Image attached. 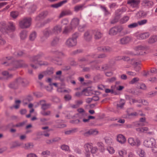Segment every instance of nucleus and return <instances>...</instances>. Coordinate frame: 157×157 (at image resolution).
Returning a JSON list of instances; mask_svg holds the SVG:
<instances>
[{"mask_svg":"<svg viewBox=\"0 0 157 157\" xmlns=\"http://www.w3.org/2000/svg\"><path fill=\"white\" fill-rule=\"evenodd\" d=\"M12 57L11 56L6 57L3 58L1 59V63L2 64H6V66H12L13 67V68H10L8 69V70L10 71H14L16 70L17 68L20 67V65H16L15 67L14 66L15 63H10L8 61V60H10L12 59ZM16 63H15V64Z\"/></svg>","mask_w":157,"mask_h":157,"instance_id":"nucleus-1","label":"nucleus"},{"mask_svg":"<svg viewBox=\"0 0 157 157\" xmlns=\"http://www.w3.org/2000/svg\"><path fill=\"white\" fill-rule=\"evenodd\" d=\"M16 29L15 23L12 22H9L7 24L6 29L5 28H0V30L3 34H8V32H13Z\"/></svg>","mask_w":157,"mask_h":157,"instance_id":"nucleus-2","label":"nucleus"},{"mask_svg":"<svg viewBox=\"0 0 157 157\" xmlns=\"http://www.w3.org/2000/svg\"><path fill=\"white\" fill-rule=\"evenodd\" d=\"M27 81L25 79L19 78L16 80L11 83L9 86L10 88L13 89H17L20 84H21L23 86L25 85V83Z\"/></svg>","mask_w":157,"mask_h":157,"instance_id":"nucleus-3","label":"nucleus"},{"mask_svg":"<svg viewBox=\"0 0 157 157\" xmlns=\"http://www.w3.org/2000/svg\"><path fill=\"white\" fill-rule=\"evenodd\" d=\"M44 54L40 52L36 56L33 57L31 59L32 62L35 63L36 64H38L40 66L41 65H47L48 64V63L46 61H38V59H40L41 57L43 56Z\"/></svg>","mask_w":157,"mask_h":157,"instance_id":"nucleus-4","label":"nucleus"},{"mask_svg":"<svg viewBox=\"0 0 157 157\" xmlns=\"http://www.w3.org/2000/svg\"><path fill=\"white\" fill-rule=\"evenodd\" d=\"M32 19L30 17L25 18L19 22V26L22 29L29 28L31 24Z\"/></svg>","mask_w":157,"mask_h":157,"instance_id":"nucleus-5","label":"nucleus"},{"mask_svg":"<svg viewBox=\"0 0 157 157\" xmlns=\"http://www.w3.org/2000/svg\"><path fill=\"white\" fill-rule=\"evenodd\" d=\"M156 144V141L153 138H148L146 139L144 142V145L147 147H155Z\"/></svg>","mask_w":157,"mask_h":157,"instance_id":"nucleus-6","label":"nucleus"},{"mask_svg":"<svg viewBox=\"0 0 157 157\" xmlns=\"http://www.w3.org/2000/svg\"><path fill=\"white\" fill-rule=\"evenodd\" d=\"M149 49V46L147 45H139L136 46L135 48V50L136 51V53L135 54H133L132 52H131L130 54L132 55H141L143 54L142 52H138L140 50H145L148 49Z\"/></svg>","mask_w":157,"mask_h":157,"instance_id":"nucleus-7","label":"nucleus"},{"mask_svg":"<svg viewBox=\"0 0 157 157\" xmlns=\"http://www.w3.org/2000/svg\"><path fill=\"white\" fill-rule=\"evenodd\" d=\"M123 29V28L121 26H115L110 29L109 34L111 36L115 35L118 33L121 32Z\"/></svg>","mask_w":157,"mask_h":157,"instance_id":"nucleus-8","label":"nucleus"},{"mask_svg":"<svg viewBox=\"0 0 157 157\" xmlns=\"http://www.w3.org/2000/svg\"><path fill=\"white\" fill-rule=\"evenodd\" d=\"M140 2V0H128L127 4L129 5L131 7L135 8L138 7Z\"/></svg>","mask_w":157,"mask_h":157,"instance_id":"nucleus-9","label":"nucleus"},{"mask_svg":"<svg viewBox=\"0 0 157 157\" xmlns=\"http://www.w3.org/2000/svg\"><path fill=\"white\" fill-rule=\"evenodd\" d=\"M43 36L41 38L42 41H44L50 35L53 34L51 29L49 28H46L43 31Z\"/></svg>","mask_w":157,"mask_h":157,"instance_id":"nucleus-10","label":"nucleus"},{"mask_svg":"<svg viewBox=\"0 0 157 157\" xmlns=\"http://www.w3.org/2000/svg\"><path fill=\"white\" fill-rule=\"evenodd\" d=\"M77 43V40H75L70 37L65 42V44L68 48H71L75 46Z\"/></svg>","mask_w":157,"mask_h":157,"instance_id":"nucleus-11","label":"nucleus"},{"mask_svg":"<svg viewBox=\"0 0 157 157\" xmlns=\"http://www.w3.org/2000/svg\"><path fill=\"white\" fill-rule=\"evenodd\" d=\"M92 143H86L84 146V148L85 154L86 157H90V152L89 150V148L91 149L92 147Z\"/></svg>","mask_w":157,"mask_h":157,"instance_id":"nucleus-12","label":"nucleus"},{"mask_svg":"<svg viewBox=\"0 0 157 157\" xmlns=\"http://www.w3.org/2000/svg\"><path fill=\"white\" fill-rule=\"evenodd\" d=\"M93 32L91 30H87L84 33L83 38L87 41H90L92 38Z\"/></svg>","mask_w":157,"mask_h":157,"instance_id":"nucleus-13","label":"nucleus"},{"mask_svg":"<svg viewBox=\"0 0 157 157\" xmlns=\"http://www.w3.org/2000/svg\"><path fill=\"white\" fill-rule=\"evenodd\" d=\"M128 143L132 146H139L140 143V140L136 139L135 141L133 138H130L128 139Z\"/></svg>","mask_w":157,"mask_h":157,"instance_id":"nucleus-14","label":"nucleus"},{"mask_svg":"<svg viewBox=\"0 0 157 157\" xmlns=\"http://www.w3.org/2000/svg\"><path fill=\"white\" fill-rule=\"evenodd\" d=\"M78 117L81 122L83 121L84 123L87 122V114L85 112L82 113H78Z\"/></svg>","mask_w":157,"mask_h":157,"instance_id":"nucleus-15","label":"nucleus"},{"mask_svg":"<svg viewBox=\"0 0 157 157\" xmlns=\"http://www.w3.org/2000/svg\"><path fill=\"white\" fill-rule=\"evenodd\" d=\"M62 26L59 25H55L51 30L52 34H59L62 31Z\"/></svg>","mask_w":157,"mask_h":157,"instance_id":"nucleus-16","label":"nucleus"},{"mask_svg":"<svg viewBox=\"0 0 157 157\" xmlns=\"http://www.w3.org/2000/svg\"><path fill=\"white\" fill-rule=\"evenodd\" d=\"M98 131L95 129H92L84 133V135L88 136L90 135H96L98 133Z\"/></svg>","mask_w":157,"mask_h":157,"instance_id":"nucleus-17","label":"nucleus"},{"mask_svg":"<svg viewBox=\"0 0 157 157\" xmlns=\"http://www.w3.org/2000/svg\"><path fill=\"white\" fill-rule=\"evenodd\" d=\"M48 14V12L45 11L41 12L35 18V20L39 21L45 18Z\"/></svg>","mask_w":157,"mask_h":157,"instance_id":"nucleus-18","label":"nucleus"},{"mask_svg":"<svg viewBox=\"0 0 157 157\" xmlns=\"http://www.w3.org/2000/svg\"><path fill=\"white\" fill-rule=\"evenodd\" d=\"M126 11V8L125 7H123L121 9L117 10L115 11V13L118 19L120 18L121 15Z\"/></svg>","mask_w":157,"mask_h":157,"instance_id":"nucleus-19","label":"nucleus"},{"mask_svg":"<svg viewBox=\"0 0 157 157\" xmlns=\"http://www.w3.org/2000/svg\"><path fill=\"white\" fill-rule=\"evenodd\" d=\"M130 37L129 36H124L120 39V44H127L130 41Z\"/></svg>","mask_w":157,"mask_h":157,"instance_id":"nucleus-20","label":"nucleus"},{"mask_svg":"<svg viewBox=\"0 0 157 157\" xmlns=\"http://www.w3.org/2000/svg\"><path fill=\"white\" fill-rule=\"evenodd\" d=\"M79 20L77 18H74L71 23V26L74 29L78 25L79 23Z\"/></svg>","mask_w":157,"mask_h":157,"instance_id":"nucleus-21","label":"nucleus"},{"mask_svg":"<svg viewBox=\"0 0 157 157\" xmlns=\"http://www.w3.org/2000/svg\"><path fill=\"white\" fill-rule=\"evenodd\" d=\"M150 35L149 33H144L140 34L137 36V38L140 40H144L149 37Z\"/></svg>","mask_w":157,"mask_h":157,"instance_id":"nucleus-22","label":"nucleus"},{"mask_svg":"<svg viewBox=\"0 0 157 157\" xmlns=\"http://www.w3.org/2000/svg\"><path fill=\"white\" fill-rule=\"evenodd\" d=\"M147 124V122L145 121V117H142L140 119V121L136 123V126H142L146 125Z\"/></svg>","mask_w":157,"mask_h":157,"instance_id":"nucleus-23","label":"nucleus"},{"mask_svg":"<svg viewBox=\"0 0 157 157\" xmlns=\"http://www.w3.org/2000/svg\"><path fill=\"white\" fill-rule=\"evenodd\" d=\"M40 102L41 106V108L44 110L49 108L51 105V104L50 103H46L44 100L41 101Z\"/></svg>","mask_w":157,"mask_h":157,"instance_id":"nucleus-24","label":"nucleus"},{"mask_svg":"<svg viewBox=\"0 0 157 157\" xmlns=\"http://www.w3.org/2000/svg\"><path fill=\"white\" fill-rule=\"evenodd\" d=\"M142 4L144 6L150 7L153 5V2L148 0H144L142 1Z\"/></svg>","mask_w":157,"mask_h":157,"instance_id":"nucleus-25","label":"nucleus"},{"mask_svg":"<svg viewBox=\"0 0 157 157\" xmlns=\"http://www.w3.org/2000/svg\"><path fill=\"white\" fill-rule=\"evenodd\" d=\"M72 13L70 10H66L61 12L59 16V17L61 18L65 16L72 15Z\"/></svg>","mask_w":157,"mask_h":157,"instance_id":"nucleus-26","label":"nucleus"},{"mask_svg":"<svg viewBox=\"0 0 157 157\" xmlns=\"http://www.w3.org/2000/svg\"><path fill=\"white\" fill-rule=\"evenodd\" d=\"M98 50L104 52H109L112 51V49L108 46L101 47L98 48Z\"/></svg>","mask_w":157,"mask_h":157,"instance_id":"nucleus-27","label":"nucleus"},{"mask_svg":"<svg viewBox=\"0 0 157 157\" xmlns=\"http://www.w3.org/2000/svg\"><path fill=\"white\" fill-rule=\"evenodd\" d=\"M117 141L121 144H124L125 142L126 139L125 137L122 135H118L117 137Z\"/></svg>","mask_w":157,"mask_h":157,"instance_id":"nucleus-28","label":"nucleus"},{"mask_svg":"<svg viewBox=\"0 0 157 157\" xmlns=\"http://www.w3.org/2000/svg\"><path fill=\"white\" fill-rule=\"evenodd\" d=\"M157 41V36L153 35L151 36L148 40V43L150 44L154 43Z\"/></svg>","mask_w":157,"mask_h":157,"instance_id":"nucleus-29","label":"nucleus"},{"mask_svg":"<svg viewBox=\"0 0 157 157\" xmlns=\"http://www.w3.org/2000/svg\"><path fill=\"white\" fill-rule=\"evenodd\" d=\"M73 29H74L71 25L66 26L63 29V33L65 34H67L71 32Z\"/></svg>","mask_w":157,"mask_h":157,"instance_id":"nucleus-30","label":"nucleus"},{"mask_svg":"<svg viewBox=\"0 0 157 157\" xmlns=\"http://www.w3.org/2000/svg\"><path fill=\"white\" fill-rule=\"evenodd\" d=\"M95 39L98 40L100 39L102 36V34L98 30H95L94 32Z\"/></svg>","mask_w":157,"mask_h":157,"instance_id":"nucleus-31","label":"nucleus"},{"mask_svg":"<svg viewBox=\"0 0 157 157\" xmlns=\"http://www.w3.org/2000/svg\"><path fill=\"white\" fill-rule=\"evenodd\" d=\"M84 5V4L76 5L74 8V11L76 12H77L79 10H82L83 9Z\"/></svg>","mask_w":157,"mask_h":157,"instance_id":"nucleus-32","label":"nucleus"},{"mask_svg":"<svg viewBox=\"0 0 157 157\" xmlns=\"http://www.w3.org/2000/svg\"><path fill=\"white\" fill-rule=\"evenodd\" d=\"M20 37L21 40H24L26 38L27 36V32L25 30H23L20 33Z\"/></svg>","mask_w":157,"mask_h":157,"instance_id":"nucleus-33","label":"nucleus"},{"mask_svg":"<svg viewBox=\"0 0 157 157\" xmlns=\"http://www.w3.org/2000/svg\"><path fill=\"white\" fill-rule=\"evenodd\" d=\"M37 36V33L35 31L32 32L29 36V40L31 41H34Z\"/></svg>","mask_w":157,"mask_h":157,"instance_id":"nucleus-34","label":"nucleus"},{"mask_svg":"<svg viewBox=\"0 0 157 157\" xmlns=\"http://www.w3.org/2000/svg\"><path fill=\"white\" fill-rule=\"evenodd\" d=\"M59 39L58 37H55L53 38L51 42V45L52 46H55L58 44Z\"/></svg>","mask_w":157,"mask_h":157,"instance_id":"nucleus-35","label":"nucleus"},{"mask_svg":"<svg viewBox=\"0 0 157 157\" xmlns=\"http://www.w3.org/2000/svg\"><path fill=\"white\" fill-rule=\"evenodd\" d=\"M140 62H136L134 63V69L136 71H139L140 69Z\"/></svg>","mask_w":157,"mask_h":157,"instance_id":"nucleus-36","label":"nucleus"},{"mask_svg":"<svg viewBox=\"0 0 157 157\" xmlns=\"http://www.w3.org/2000/svg\"><path fill=\"white\" fill-rule=\"evenodd\" d=\"M77 131V128H72L71 129L67 130L65 132V133L67 135H70L71 134H73Z\"/></svg>","mask_w":157,"mask_h":157,"instance_id":"nucleus-37","label":"nucleus"},{"mask_svg":"<svg viewBox=\"0 0 157 157\" xmlns=\"http://www.w3.org/2000/svg\"><path fill=\"white\" fill-rule=\"evenodd\" d=\"M52 61L55 64L58 65H61L62 64V59L59 58H58L55 59H54Z\"/></svg>","mask_w":157,"mask_h":157,"instance_id":"nucleus-38","label":"nucleus"},{"mask_svg":"<svg viewBox=\"0 0 157 157\" xmlns=\"http://www.w3.org/2000/svg\"><path fill=\"white\" fill-rule=\"evenodd\" d=\"M97 145L99 147V149L102 152H103L105 151V148L104 145L101 142H99L97 143Z\"/></svg>","mask_w":157,"mask_h":157,"instance_id":"nucleus-39","label":"nucleus"},{"mask_svg":"<svg viewBox=\"0 0 157 157\" xmlns=\"http://www.w3.org/2000/svg\"><path fill=\"white\" fill-rule=\"evenodd\" d=\"M105 142L108 145L112 144L113 142V140L109 137H105Z\"/></svg>","mask_w":157,"mask_h":157,"instance_id":"nucleus-40","label":"nucleus"},{"mask_svg":"<svg viewBox=\"0 0 157 157\" xmlns=\"http://www.w3.org/2000/svg\"><path fill=\"white\" fill-rule=\"evenodd\" d=\"M129 18L128 16H124L121 19L120 22L121 24L125 23L128 20Z\"/></svg>","mask_w":157,"mask_h":157,"instance_id":"nucleus-41","label":"nucleus"},{"mask_svg":"<svg viewBox=\"0 0 157 157\" xmlns=\"http://www.w3.org/2000/svg\"><path fill=\"white\" fill-rule=\"evenodd\" d=\"M60 148L63 150L69 152L70 151L69 147L67 145L64 144L63 145L61 146Z\"/></svg>","mask_w":157,"mask_h":157,"instance_id":"nucleus-42","label":"nucleus"},{"mask_svg":"<svg viewBox=\"0 0 157 157\" xmlns=\"http://www.w3.org/2000/svg\"><path fill=\"white\" fill-rule=\"evenodd\" d=\"M137 153L141 157H144L145 154L144 151L141 149H138Z\"/></svg>","mask_w":157,"mask_h":157,"instance_id":"nucleus-43","label":"nucleus"},{"mask_svg":"<svg viewBox=\"0 0 157 157\" xmlns=\"http://www.w3.org/2000/svg\"><path fill=\"white\" fill-rule=\"evenodd\" d=\"M10 16L13 18H16L19 14V13L17 11H12L10 12Z\"/></svg>","mask_w":157,"mask_h":157,"instance_id":"nucleus-44","label":"nucleus"},{"mask_svg":"<svg viewBox=\"0 0 157 157\" xmlns=\"http://www.w3.org/2000/svg\"><path fill=\"white\" fill-rule=\"evenodd\" d=\"M33 145L32 143H27L25 144V149H29L33 147Z\"/></svg>","mask_w":157,"mask_h":157,"instance_id":"nucleus-45","label":"nucleus"},{"mask_svg":"<svg viewBox=\"0 0 157 157\" xmlns=\"http://www.w3.org/2000/svg\"><path fill=\"white\" fill-rule=\"evenodd\" d=\"M148 128L146 127H140L136 129V130L139 132H144V131H147Z\"/></svg>","mask_w":157,"mask_h":157,"instance_id":"nucleus-46","label":"nucleus"},{"mask_svg":"<svg viewBox=\"0 0 157 157\" xmlns=\"http://www.w3.org/2000/svg\"><path fill=\"white\" fill-rule=\"evenodd\" d=\"M147 20L146 19H144L139 21L137 22L138 25H142L146 24L147 22Z\"/></svg>","mask_w":157,"mask_h":157,"instance_id":"nucleus-47","label":"nucleus"},{"mask_svg":"<svg viewBox=\"0 0 157 157\" xmlns=\"http://www.w3.org/2000/svg\"><path fill=\"white\" fill-rule=\"evenodd\" d=\"M20 145L17 142L15 141L13 142L11 144V146L10 147V148L12 149L14 148H15L17 146H19Z\"/></svg>","mask_w":157,"mask_h":157,"instance_id":"nucleus-48","label":"nucleus"},{"mask_svg":"<svg viewBox=\"0 0 157 157\" xmlns=\"http://www.w3.org/2000/svg\"><path fill=\"white\" fill-rule=\"evenodd\" d=\"M138 26L137 22H134L128 25V27L129 28L132 29Z\"/></svg>","mask_w":157,"mask_h":157,"instance_id":"nucleus-49","label":"nucleus"},{"mask_svg":"<svg viewBox=\"0 0 157 157\" xmlns=\"http://www.w3.org/2000/svg\"><path fill=\"white\" fill-rule=\"evenodd\" d=\"M100 8L102 9V10L104 12L105 14V15H108L110 13L108 10L106 9V7L101 6H100Z\"/></svg>","mask_w":157,"mask_h":157,"instance_id":"nucleus-50","label":"nucleus"},{"mask_svg":"<svg viewBox=\"0 0 157 157\" xmlns=\"http://www.w3.org/2000/svg\"><path fill=\"white\" fill-rule=\"evenodd\" d=\"M107 56L104 54H100L99 55H94V56H93V57L94 58H104L106 57Z\"/></svg>","mask_w":157,"mask_h":157,"instance_id":"nucleus-51","label":"nucleus"},{"mask_svg":"<svg viewBox=\"0 0 157 157\" xmlns=\"http://www.w3.org/2000/svg\"><path fill=\"white\" fill-rule=\"evenodd\" d=\"M52 19V18H48L44 21V24L43 25H39L38 24H37L36 26L38 27H42L43 26H44V25L45 24L48 23L50 22L51 21Z\"/></svg>","mask_w":157,"mask_h":157,"instance_id":"nucleus-52","label":"nucleus"},{"mask_svg":"<svg viewBox=\"0 0 157 157\" xmlns=\"http://www.w3.org/2000/svg\"><path fill=\"white\" fill-rule=\"evenodd\" d=\"M120 102H122V104H118L117 105V106L118 108H122L125 103V101L124 99H121L120 100Z\"/></svg>","mask_w":157,"mask_h":157,"instance_id":"nucleus-53","label":"nucleus"},{"mask_svg":"<svg viewBox=\"0 0 157 157\" xmlns=\"http://www.w3.org/2000/svg\"><path fill=\"white\" fill-rule=\"evenodd\" d=\"M54 69L53 67L48 68L47 71V73L49 75H51L54 73Z\"/></svg>","mask_w":157,"mask_h":157,"instance_id":"nucleus-54","label":"nucleus"},{"mask_svg":"<svg viewBox=\"0 0 157 157\" xmlns=\"http://www.w3.org/2000/svg\"><path fill=\"white\" fill-rule=\"evenodd\" d=\"M139 80V78L138 77H135L133 78L131 81L129 83L130 84H133L135 82L138 81Z\"/></svg>","mask_w":157,"mask_h":157,"instance_id":"nucleus-55","label":"nucleus"},{"mask_svg":"<svg viewBox=\"0 0 157 157\" xmlns=\"http://www.w3.org/2000/svg\"><path fill=\"white\" fill-rule=\"evenodd\" d=\"M79 35V33H78L76 32L73 34L72 37L71 38L74 40H77V38Z\"/></svg>","mask_w":157,"mask_h":157,"instance_id":"nucleus-56","label":"nucleus"},{"mask_svg":"<svg viewBox=\"0 0 157 157\" xmlns=\"http://www.w3.org/2000/svg\"><path fill=\"white\" fill-rule=\"evenodd\" d=\"M98 150V149L96 147H93L92 146V147L90 149L91 152L92 154H94L96 153Z\"/></svg>","mask_w":157,"mask_h":157,"instance_id":"nucleus-57","label":"nucleus"},{"mask_svg":"<svg viewBox=\"0 0 157 157\" xmlns=\"http://www.w3.org/2000/svg\"><path fill=\"white\" fill-rule=\"evenodd\" d=\"M25 121H23L22 122L20 123L15 125H13L12 126L13 127H20L23 126L25 123Z\"/></svg>","mask_w":157,"mask_h":157,"instance_id":"nucleus-58","label":"nucleus"},{"mask_svg":"<svg viewBox=\"0 0 157 157\" xmlns=\"http://www.w3.org/2000/svg\"><path fill=\"white\" fill-rule=\"evenodd\" d=\"M21 103V101L19 100H16L15 101L16 105L13 106V107L16 109H17L19 108L20 104Z\"/></svg>","mask_w":157,"mask_h":157,"instance_id":"nucleus-59","label":"nucleus"},{"mask_svg":"<svg viewBox=\"0 0 157 157\" xmlns=\"http://www.w3.org/2000/svg\"><path fill=\"white\" fill-rule=\"evenodd\" d=\"M6 43V40L2 37L0 34V44L1 45H4Z\"/></svg>","mask_w":157,"mask_h":157,"instance_id":"nucleus-60","label":"nucleus"},{"mask_svg":"<svg viewBox=\"0 0 157 157\" xmlns=\"http://www.w3.org/2000/svg\"><path fill=\"white\" fill-rule=\"evenodd\" d=\"M107 150L109 151V153L111 154H113L114 152V150L113 148L111 147H109L107 148Z\"/></svg>","mask_w":157,"mask_h":157,"instance_id":"nucleus-61","label":"nucleus"},{"mask_svg":"<svg viewBox=\"0 0 157 157\" xmlns=\"http://www.w3.org/2000/svg\"><path fill=\"white\" fill-rule=\"evenodd\" d=\"M23 52L22 51H19V52H16L14 53V55L17 57L21 56L23 55Z\"/></svg>","mask_w":157,"mask_h":157,"instance_id":"nucleus-62","label":"nucleus"},{"mask_svg":"<svg viewBox=\"0 0 157 157\" xmlns=\"http://www.w3.org/2000/svg\"><path fill=\"white\" fill-rule=\"evenodd\" d=\"M71 68L69 65H64L62 67V70L64 71H67L69 70Z\"/></svg>","mask_w":157,"mask_h":157,"instance_id":"nucleus-63","label":"nucleus"},{"mask_svg":"<svg viewBox=\"0 0 157 157\" xmlns=\"http://www.w3.org/2000/svg\"><path fill=\"white\" fill-rule=\"evenodd\" d=\"M50 153V152L48 150H46L43 151L41 153V155H42L48 156L49 155Z\"/></svg>","mask_w":157,"mask_h":157,"instance_id":"nucleus-64","label":"nucleus"}]
</instances>
